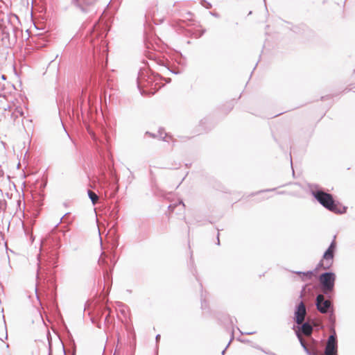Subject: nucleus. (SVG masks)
Segmentation results:
<instances>
[{
	"mask_svg": "<svg viewBox=\"0 0 355 355\" xmlns=\"http://www.w3.org/2000/svg\"><path fill=\"white\" fill-rule=\"evenodd\" d=\"M62 217L60 222L58 223L54 229L46 236L41 240V248L43 251L46 252V257L45 259L46 263L44 265L39 261L37 263V269L36 274V287L46 282L49 287L54 288L55 286V271L54 268L57 267L58 252V250L60 248V236L57 234L55 229L62 220Z\"/></svg>",
	"mask_w": 355,
	"mask_h": 355,
	"instance_id": "obj_1",
	"label": "nucleus"
},
{
	"mask_svg": "<svg viewBox=\"0 0 355 355\" xmlns=\"http://www.w3.org/2000/svg\"><path fill=\"white\" fill-rule=\"evenodd\" d=\"M309 189L313 197L325 209L338 214H345L347 207L334 200L332 194L326 192L318 184H310Z\"/></svg>",
	"mask_w": 355,
	"mask_h": 355,
	"instance_id": "obj_2",
	"label": "nucleus"
},
{
	"mask_svg": "<svg viewBox=\"0 0 355 355\" xmlns=\"http://www.w3.org/2000/svg\"><path fill=\"white\" fill-rule=\"evenodd\" d=\"M100 177L98 182L103 188L110 187V198H114L119 191V178L116 176L112 167V161L106 162L105 157L102 156V160L99 166Z\"/></svg>",
	"mask_w": 355,
	"mask_h": 355,
	"instance_id": "obj_3",
	"label": "nucleus"
},
{
	"mask_svg": "<svg viewBox=\"0 0 355 355\" xmlns=\"http://www.w3.org/2000/svg\"><path fill=\"white\" fill-rule=\"evenodd\" d=\"M1 40L6 48L14 46L17 41V33L19 29L7 20V24L1 20L0 21Z\"/></svg>",
	"mask_w": 355,
	"mask_h": 355,
	"instance_id": "obj_4",
	"label": "nucleus"
},
{
	"mask_svg": "<svg viewBox=\"0 0 355 355\" xmlns=\"http://www.w3.org/2000/svg\"><path fill=\"white\" fill-rule=\"evenodd\" d=\"M119 246V240L118 239H114L112 243V256L110 258V261L112 263V265H109L107 261L103 259H98V264L103 268V279L105 282V286L108 285L110 283L112 282V270L113 268L117 261L118 258L116 257V254L115 252V250Z\"/></svg>",
	"mask_w": 355,
	"mask_h": 355,
	"instance_id": "obj_5",
	"label": "nucleus"
},
{
	"mask_svg": "<svg viewBox=\"0 0 355 355\" xmlns=\"http://www.w3.org/2000/svg\"><path fill=\"white\" fill-rule=\"evenodd\" d=\"M324 293L318 294L315 297V306L318 311L323 314L328 313V321L331 325H335L336 317L334 314V305L330 300L331 298H324Z\"/></svg>",
	"mask_w": 355,
	"mask_h": 355,
	"instance_id": "obj_6",
	"label": "nucleus"
},
{
	"mask_svg": "<svg viewBox=\"0 0 355 355\" xmlns=\"http://www.w3.org/2000/svg\"><path fill=\"white\" fill-rule=\"evenodd\" d=\"M336 279V275L332 271H325L318 277L322 293L327 298H331L334 295Z\"/></svg>",
	"mask_w": 355,
	"mask_h": 355,
	"instance_id": "obj_7",
	"label": "nucleus"
},
{
	"mask_svg": "<svg viewBox=\"0 0 355 355\" xmlns=\"http://www.w3.org/2000/svg\"><path fill=\"white\" fill-rule=\"evenodd\" d=\"M337 243L336 241V236H334L333 240L331 241L330 245L327 248V249L324 251L322 259L319 261L313 271L317 272L318 270H328L329 269L334 263V258L335 256V253L336 251Z\"/></svg>",
	"mask_w": 355,
	"mask_h": 355,
	"instance_id": "obj_8",
	"label": "nucleus"
},
{
	"mask_svg": "<svg viewBox=\"0 0 355 355\" xmlns=\"http://www.w3.org/2000/svg\"><path fill=\"white\" fill-rule=\"evenodd\" d=\"M292 329L295 331L300 344L307 355H315L308 349L306 344L302 337V334L311 336L313 332V326L309 322H303L300 324H293Z\"/></svg>",
	"mask_w": 355,
	"mask_h": 355,
	"instance_id": "obj_9",
	"label": "nucleus"
},
{
	"mask_svg": "<svg viewBox=\"0 0 355 355\" xmlns=\"http://www.w3.org/2000/svg\"><path fill=\"white\" fill-rule=\"evenodd\" d=\"M150 71L144 68H141L138 72L137 84L141 95L146 94L144 87L150 86L153 82V78L150 74Z\"/></svg>",
	"mask_w": 355,
	"mask_h": 355,
	"instance_id": "obj_10",
	"label": "nucleus"
},
{
	"mask_svg": "<svg viewBox=\"0 0 355 355\" xmlns=\"http://www.w3.org/2000/svg\"><path fill=\"white\" fill-rule=\"evenodd\" d=\"M300 298L301 300L295 305L293 318V322L297 324L302 323L306 315V306L302 300V293L300 294Z\"/></svg>",
	"mask_w": 355,
	"mask_h": 355,
	"instance_id": "obj_11",
	"label": "nucleus"
},
{
	"mask_svg": "<svg viewBox=\"0 0 355 355\" xmlns=\"http://www.w3.org/2000/svg\"><path fill=\"white\" fill-rule=\"evenodd\" d=\"M98 0H72L73 4L83 12L92 11Z\"/></svg>",
	"mask_w": 355,
	"mask_h": 355,
	"instance_id": "obj_12",
	"label": "nucleus"
},
{
	"mask_svg": "<svg viewBox=\"0 0 355 355\" xmlns=\"http://www.w3.org/2000/svg\"><path fill=\"white\" fill-rule=\"evenodd\" d=\"M105 311H108L110 312H111V309L109 306H107V305H103L99 310H98L97 313H96V316H94V317H92L91 318V321L94 324H96V326L98 328V329H101V322L99 321V320L101 319V318L103 316V312Z\"/></svg>",
	"mask_w": 355,
	"mask_h": 355,
	"instance_id": "obj_13",
	"label": "nucleus"
},
{
	"mask_svg": "<svg viewBox=\"0 0 355 355\" xmlns=\"http://www.w3.org/2000/svg\"><path fill=\"white\" fill-rule=\"evenodd\" d=\"M145 135H148L152 138H161L163 141H167L166 137L168 136L167 133L164 132V130L163 128H159L157 134L152 133L149 131H146Z\"/></svg>",
	"mask_w": 355,
	"mask_h": 355,
	"instance_id": "obj_14",
	"label": "nucleus"
},
{
	"mask_svg": "<svg viewBox=\"0 0 355 355\" xmlns=\"http://www.w3.org/2000/svg\"><path fill=\"white\" fill-rule=\"evenodd\" d=\"M227 319L229 320V322H230V325L232 327V330H231V337H230V340L228 343V344L227 345V346L225 347V348L223 350L222 352V354L223 355H224L226 349H227V347L230 346L231 342L234 339V321H236V318H234V317H230V315H227Z\"/></svg>",
	"mask_w": 355,
	"mask_h": 355,
	"instance_id": "obj_15",
	"label": "nucleus"
},
{
	"mask_svg": "<svg viewBox=\"0 0 355 355\" xmlns=\"http://www.w3.org/2000/svg\"><path fill=\"white\" fill-rule=\"evenodd\" d=\"M291 30L297 34H304L310 31L309 27L304 24L293 26Z\"/></svg>",
	"mask_w": 355,
	"mask_h": 355,
	"instance_id": "obj_16",
	"label": "nucleus"
},
{
	"mask_svg": "<svg viewBox=\"0 0 355 355\" xmlns=\"http://www.w3.org/2000/svg\"><path fill=\"white\" fill-rule=\"evenodd\" d=\"M157 63L162 67H166V69L170 71L171 73L174 74H178L180 73V70L176 69H171L170 67V62L168 60H165L164 59L157 58Z\"/></svg>",
	"mask_w": 355,
	"mask_h": 355,
	"instance_id": "obj_17",
	"label": "nucleus"
},
{
	"mask_svg": "<svg viewBox=\"0 0 355 355\" xmlns=\"http://www.w3.org/2000/svg\"><path fill=\"white\" fill-rule=\"evenodd\" d=\"M334 326L335 325H331L330 329L332 332L327 339V345H330L331 346H338L337 336L334 329Z\"/></svg>",
	"mask_w": 355,
	"mask_h": 355,
	"instance_id": "obj_18",
	"label": "nucleus"
},
{
	"mask_svg": "<svg viewBox=\"0 0 355 355\" xmlns=\"http://www.w3.org/2000/svg\"><path fill=\"white\" fill-rule=\"evenodd\" d=\"M293 272L298 275L302 281L310 280L314 275V271L313 270H308L306 272L295 271Z\"/></svg>",
	"mask_w": 355,
	"mask_h": 355,
	"instance_id": "obj_19",
	"label": "nucleus"
},
{
	"mask_svg": "<svg viewBox=\"0 0 355 355\" xmlns=\"http://www.w3.org/2000/svg\"><path fill=\"white\" fill-rule=\"evenodd\" d=\"M19 116L24 117V112L22 107L20 106L15 107L10 114V118L13 120L14 122L16 121Z\"/></svg>",
	"mask_w": 355,
	"mask_h": 355,
	"instance_id": "obj_20",
	"label": "nucleus"
},
{
	"mask_svg": "<svg viewBox=\"0 0 355 355\" xmlns=\"http://www.w3.org/2000/svg\"><path fill=\"white\" fill-rule=\"evenodd\" d=\"M334 353H338V346H331L330 345H327L324 351L325 355H329L330 354Z\"/></svg>",
	"mask_w": 355,
	"mask_h": 355,
	"instance_id": "obj_21",
	"label": "nucleus"
},
{
	"mask_svg": "<svg viewBox=\"0 0 355 355\" xmlns=\"http://www.w3.org/2000/svg\"><path fill=\"white\" fill-rule=\"evenodd\" d=\"M308 349L311 350L314 354L319 355L320 353V347L318 344L307 345Z\"/></svg>",
	"mask_w": 355,
	"mask_h": 355,
	"instance_id": "obj_22",
	"label": "nucleus"
},
{
	"mask_svg": "<svg viewBox=\"0 0 355 355\" xmlns=\"http://www.w3.org/2000/svg\"><path fill=\"white\" fill-rule=\"evenodd\" d=\"M87 195L89 198L91 200L92 204L94 205L98 200V196L92 191L87 189Z\"/></svg>",
	"mask_w": 355,
	"mask_h": 355,
	"instance_id": "obj_23",
	"label": "nucleus"
},
{
	"mask_svg": "<svg viewBox=\"0 0 355 355\" xmlns=\"http://www.w3.org/2000/svg\"><path fill=\"white\" fill-rule=\"evenodd\" d=\"M7 209V202L3 198H0V211H5Z\"/></svg>",
	"mask_w": 355,
	"mask_h": 355,
	"instance_id": "obj_24",
	"label": "nucleus"
},
{
	"mask_svg": "<svg viewBox=\"0 0 355 355\" xmlns=\"http://www.w3.org/2000/svg\"><path fill=\"white\" fill-rule=\"evenodd\" d=\"M200 4L207 9H210L212 7L211 3L206 0H200Z\"/></svg>",
	"mask_w": 355,
	"mask_h": 355,
	"instance_id": "obj_25",
	"label": "nucleus"
},
{
	"mask_svg": "<svg viewBox=\"0 0 355 355\" xmlns=\"http://www.w3.org/2000/svg\"><path fill=\"white\" fill-rule=\"evenodd\" d=\"M73 114H76V117H77V119L78 120H80V114H79V107H78V105H77L76 107H73Z\"/></svg>",
	"mask_w": 355,
	"mask_h": 355,
	"instance_id": "obj_26",
	"label": "nucleus"
},
{
	"mask_svg": "<svg viewBox=\"0 0 355 355\" xmlns=\"http://www.w3.org/2000/svg\"><path fill=\"white\" fill-rule=\"evenodd\" d=\"M70 353H71V355H76V345H75V343L73 340L72 341V343H71Z\"/></svg>",
	"mask_w": 355,
	"mask_h": 355,
	"instance_id": "obj_27",
	"label": "nucleus"
},
{
	"mask_svg": "<svg viewBox=\"0 0 355 355\" xmlns=\"http://www.w3.org/2000/svg\"><path fill=\"white\" fill-rule=\"evenodd\" d=\"M3 320L4 329H5V339L7 340L8 339V331H7V327H6L4 315H3Z\"/></svg>",
	"mask_w": 355,
	"mask_h": 355,
	"instance_id": "obj_28",
	"label": "nucleus"
},
{
	"mask_svg": "<svg viewBox=\"0 0 355 355\" xmlns=\"http://www.w3.org/2000/svg\"><path fill=\"white\" fill-rule=\"evenodd\" d=\"M119 209H118V207L116 206H115L112 211V214L113 215V218H115L117 216V212H118Z\"/></svg>",
	"mask_w": 355,
	"mask_h": 355,
	"instance_id": "obj_29",
	"label": "nucleus"
},
{
	"mask_svg": "<svg viewBox=\"0 0 355 355\" xmlns=\"http://www.w3.org/2000/svg\"><path fill=\"white\" fill-rule=\"evenodd\" d=\"M352 78L354 80H355V69L353 71V73H352ZM349 90H354V92H355V86L354 85V84H351V87L349 88Z\"/></svg>",
	"mask_w": 355,
	"mask_h": 355,
	"instance_id": "obj_30",
	"label": "nucleus"
},
{
	"mask_svg": "<svg viewBox=\"0 0 355 355\" xmlns=\"http://www.w3.org/2000/svg\"><path fill=\"white\" fill-rule=\"evenodd\" d=\"M110 322H110V313H108V314L105 316V319H104V323H105V324H109Z\"/></svg>",
	"mask_w": 355,
	"mask_h": 355,
	"instance_id": "obj_31",
	"label": "nucleus"
},
{
	"mask_svg": "<svg viewBox=\"0 0 355 355\" xmlns=\"http://www.w3.org/2000/svg\"><path fill=\"white\" fill-rule=\"evenodd\" d=\"M48 355H52V345L51 341L49 339V353Z\"/></svg>",
	"mask_w": 355,
	"mask_h": 355,
	"instance_id": "obj_32",
	"label": "nucleus"
},
{
	"mask_svg": "<svg viewBox=\"0 0 355 355\" xmlns=\"http://www.w3.org/2000/svg\"><path fill=\"white\" fill-rule=\"evenodd\" d=\"M275 189H276V188H273V189H265V190L259 191V192H257V193H262V192L272 191H275Z\"/></svg>",
	"mask_w": 355,
	"mask_h": 355,
	"instance_id": "obj_33",
	"label": "nucleus"
},
{
	"mask_svg": "<svg viewBox=\"0 0 355 355\" xmlns=\"http://www.w3.org/2000/svg\"><path fill=\"white\" fill-rule=\"evenodd\" d=\"M315 344H318V340H315V339H314L313 338H311V342H310V344H309V345H315Z\"/></svg>",
	"mask_w": 355,
	"mask_h": 355,
	"instance_id": "obj_34",
	"label": "nucleus"
},
{
	"mask_svg": "<svg viewBox=\"0 0 355 355\" xmlns=\"http://www.w3.org/2000/svg\"><path fill=\"white\" fill-rule=\"evenodd\" d=\"M256 332L255 331H248V332H241V334H245V335H253Z\"/></svg>",
	"mask_w": 355,
	"mask_h": 355,
	"instance_id": "obj_35",
	"label": "nucleus"
},
{
	"mask_svg": "<svg viewBox=\"0 0 355 355\" xmlns=\"http://www.w3.org/2000/svg\"><path fill=\"white\" fill-rule=\"evenodd\" d=\"M176 205H170L168 207V209L171 211H173Z\"/></svg>",
	"mask_w": 355,
	"mask_h": 355,
	"instance_id": "obj_36",
	"label": "nucleus"
},
{
	"mask_svg": "<svg viewBox=\"0 0 355 355\" xmlns=\"http://www.w3.org/2000/svg\"><path fill=\"white\" fill-rule=\"evenodd\" d=\"M219 236H220V234H219V230L218 229V234H217V237H216V239H217L216 244H217L218 245H220Z\"/></svg>",
	"mask_w": 355,
	"mask_h": 355,
	"instance_id": "obj_37",
	"label": "nucleus"
},
{
	"mask_svg": "<svg viewBox=\"0 0 355 355\" xmlns=\"http://www.w3.org/2000/svg\"><path fill=\"white\" fill-rule=\"evenodd\" d=\"M83 102L81 103V105H80V112H81V116L83 118V114H84V111H83Z\"/></svg>",
	"mask_w": 355,
	"mask_h": 355,
	"instance_id": "obj_38",
	"label": "nucleus"
},
{
	"mask_svg": "<svg viewBox=\"0 0 355 355\" xmlns=\"http://www.w3.org/2000/svg\"><path fill=\"white\" fill-rule=\"evenodd\" d=\"M160 338H161V336H160V335H159V334H157V335L155 336V340H156V343H157V344L159 342V340H160Z\"/></svg>",
	"mask_w": 355,
	"mask_h": 355,
	"instance_id": "obj_39",
	"label": "nucleus"
},
{
	"mask_svg": "<svg viewBox=\"0 0 355 355\" xmlns=\"http://www.w3.org/2000/svg\"><path fill=\"white\" fill-rule=\"evenodd\" d=\"M201 305H202V309H204L206 306V301H205V300H202V299Z\"/></svg>",
	"mask_w": 355,
	"mask_h": 355,
	"instance_id": "obj_40",
	"label": "nucleus"
},
{
	"mask_svg": "<svg viewBox=\"0 0 355 355\" xmlns=\"http://www.w3.org/2000/svg\"><path fill=\"white\" fill-rule=\"evenodd\" d=\"M209 13H210V15H211L212 16H214L215 17H219V15L217 12H210Z\"/></svg>",
	"mask_w": 355,
	"mask_h": 355,
	"instance_id": "obj_41",
	"label": "nucleus"
},
{
	"mask_svg": "<svg viewBox=\"0 0 355 355\" xmlns=\"http://www.w3.org/2000/svg\"><path fill=\"white\" fill-rule=\"evenodd\" d=\"M4 175V172L3 169L1 168V166L0 165V178L3 177Z\"/></svg>",
	"mask_w": 355,
	"mask_h": 355,
	"instance_id": "obj_42",
	"label": "nucleus"
},
{
	"mask_svg": "<svg viewBox=\"0 0 355 355\" xmlns=\"http://www.w3.org/2000/svg\"><path fill=\"white\" fill-rule=\"evenodd\" d=\"M88 105H89V111H90V112H92V104H91V101H90V99H89V101H88Z\"/></svg>",
	"mask_w": 355,
	"mask_h": 355,
	"instance_id": "obj_43",
	"label": "nucleus"
},
{
	"mask_svg": "<svg viewBox=\"0 0 355 355\" xmlns=\"http://www.w3.org/2000/svg\"><path fill=\"white\" fill-rule=\"evenodd\" d=\"M46 182H42V183L41 184V185H40V188H41V189H44V188H45V187H46Z\"/></svg>",
	"mask_w": 355,
	"mask_h": 355,
	"instance_id": "obj_44",
	"label": "nucleus"
},
{
	"mask_svg": "<svg viewBox=\"0 0 355 355\" xmlns=\"http://www.w3.org/2000/svg\"><path fill=\"white\" fill-rule=\"evenodd\" d=\"M261 349L263 352H265V353H266V354H269V355H277V354H275V353H274V352H265L263 349Z\"/></svg>",
	"mask_w": 355,
	"mask_h": 355,
	"instance_id": "obj_45",
	"label": "nucleus"
},
{
	"mask_svg": "<svg viewBox=\"0 0 355 355\" xmlns=\"http://www.w3.org/2000/svg\"><path fill=\"white\" fill-rule=\"evenodd\" d=\"M291 165L292 169H293V161H292V158L291 157ZM294 174H295V172H294V170H293V175H294Z\"/></svg>",
	"mask_w": 355,
	"mask_h": 355,
	"instance_id": "obj_46",
	"label": "nucleus"
},
{
	"mask_svg": "<svg viewBox=\"0 0 355 355\" xmlns=\"http://www.w3.org/2000/svg\"><path fill=\"white\" fill-rule=\"evenodd\" d=\"M62 126H63V128H64V131L67 132V136L71 139V137H70V136H69V134L67 132V130H66V129H65V128H64V124H63V123H62Z\"/></svg>",
	"mask_w": 355,
	"mask_h": 355,
	"instance_id": "obj_47",
	"label": "nucleus"
},
{
	"mask_svg": "<svg viewBox=\"0 0 355 355\" xmlns=\"http://www.w3.org/2000/svg\"><path fill=\"white\" fill-rule=\"evenodd\" d=\"M92 35H94L96 37H98L99 36V33H96V31H94Z\"/></svg>",
	"mask_w": 355,
	"mask_h": 355,
	"instance_id": "obj_48",
	"label": "nucleus"
},
{
	"mask_svg": "<svg viewBox=\"0 0 355 355\" xmlns=\"http://www.w3.org/2000/svg\"><path fill=\"white\" fill-rule=\"evenodd\" d=\"M179 205H182L183 207H185V205H184V202H183V201H182V200H180V201L179 202Z\"/></svg>",
	"mask_w": 355,
	"mask_h": 355,
	"instance_id": "obj_49",
	"label": "nucleus"
},
{
	"mask_svg": "<svg viewBox=\"0 0 355 355\" xmlns=\"http://www.w3.org/2000/svg\"><path fill=\"white\" fill-rule=\"evenodd\" d=\"M281 114H282V113H279V114H275V116H273L272 117H275V116H277L280 115Z\"/></svg>",
	"mask_w": 355,
	"mask_h": 355,
	"instance_id": "obj_50",
	"label": "nucleus"
},
{
	"mask_svg": "<svg viewBox=\"0 0 355 355\" xmlns=\"http://www.w3.org/2000/svg\"><path fill=\"white\" fill-rule=\"evenodd\" d=\"M63 351H64V355H67L66 352H65V349H64V347H63Z\"/></svg>",
	"mask_w": 355,
	"mask_h": 355,
	"instance_id": "obj_51",
	"label": "nucleus"
},
{
	"mask_svg": "<svg viewBox=\"0 0 355 355\" xmlns=\"http://www.w3.org/2000/svg\"><path fill=\"white\" fill-rule=\"evenodd\" d=\"M285 193V191H281V192H279L278 193H279V194H283V193Z\"/></svg>",
	"mask_w": 355,
	"mask_h": 355,
	"instance_id": "obj_52",
	"label": "nucleus"
},
{
	"mask_svg": "<svg viewBox=\"0 0 355 355\" xmlns=\"http://www.w3.org/2000/svg\"><path fill=\"white\" fill-rule=\"evenodd\" d=\"M187 15H191V12H187Z\"/></svg>",
	"mask_w": 355,
	"mask_h": 355,
	"instance_id": "obj_53",
	"label": "nucleus"
},
{
	"mask_svg": "<svg viewBox=\"0 0 355 355\" xmlns=\"http://www.w3.org/2000/svg\"><path fill=\"white\" fill-rule=\"evenodd\" d=\"M190 260H191V262H192V263H193V259H192V258H190Z\"/></svg>",
	"mask_w": 355,
	"mask_h": 355,
	"instance_id": "obj_54",
	"label": "nucleus"
},
{
	"mask_svg": "<svg viewBox=\"0 0 355 355\" xmlns=\"http://www.w3.org/2000/svg\"><path fill=\"white\" fill-rule=\"evenodd\" d=\"M0 193H2V190H1V189H0Z\"/></svg>",
	"mask_w": 355,
	"mask_h": 355,
	"instance_id": "obj_55",
	"label": "nucleus"
},
{
	"mask_svg": "<svg viewBox=\"0 0 355 355\" xmlns=\"http://www.w3.org/2000/svg\"><path fill=\"white\" fill-rule=\"evenodd\" d=\"M263 1L266 3V0H263Z\"/></svg>",
	"mask_w": 355,
	"mask_h": 355,
	"instance_id": "obj_56",
	"label": "nucleus"
}]
</instances>
